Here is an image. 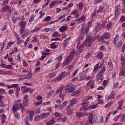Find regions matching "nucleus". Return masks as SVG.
<instances>
[{"instance_id": "f257e3e1", "label": "nucleus", "mask_w": 125, "mask_h": 125, "mask_svg": "<svg viewBox=\"0 0 125 125\" xmlns=\"http://www.w3.org/2000/svg\"><path fill=\"white\" fill-rule=\"evenodd\" d=\"M93 42V40H92V37L91 36H87L86 39L83 43V45H85L90 46V45H91V43H92Z\"/></svg>"}, {"instance_id": "f03ea898", "label": "nucleus", "mask_w": 125, "mask_h": 125, "mask_svg": "<svg viewBox=\"0 0 125 125\" xmlns=\"http://www.w3.org/2000/svg\"><path fill=\"white\" fill-rule=\"evenodd\" d=\"M34 117V111H32L30 114V117L29 116L27 117L25 119V122H26L27 125H31L29 124V121L32 122L33 121V118Z\"/></svg>"}, {"instance_id": "7ed1b4c3", "label": "nucleus", "mask_w": 125, "mask_h": 125, "mask_svg": "<svg viewBox=\"0 0 125 125\" xmlns=\"http://www.w3.org/2000/svg\"><path fill=\"white\" fill-rule=\"evenodd\" d=\"M120 9H121V7L120 6V5H118L117 6H116L115 10V17H118L120 14H121V11H120Z\"/></svg>"}, {"instance_id": "20e7f679", "label": "nucleus", "mask_w": 125, "mask_h": 125, "mask_svg": "<svg viewBox=\"0 0 125 125\" xmlns=\"http://www.w3.org/2000/svg\"><path fill=\"white\" fill-rule=\"evenodd\" d=\"M88 122L85 123V125H89L88 123L90 124V125H92V120H93V115L91 114L88 116Z\"/></svg>"}, {"instance_id": "39448f33", "label": "nucleus", "mask_w": 125, "mask_h": 125, "mask_svg": "<svg viewBox=\"0 0 125 125\" xmlns=\"http://www.w3.org/2000/svg\"><path fill=\"white\" fill-rule=\"evenodd\" d=\"M106 38H110V34L108 33H105L99 38L100 41H102L103 39H106Z\"/></svg>"}, {"instance_id": "423d86ee", "label": "nucleus", "mask_w": 125, "mask_h": 125, "mask_svg": "<svg viewBox=\"0 0 125 125\" xmlns=\"http://www.w3.org/2000/svg\"><path fill=\"white\" fill-rule=\"evenodd\" d=\"M65 31H68V27L66 26L61 27L59 29V31L60 32V33H64V32H65Z\"/></svg>"}, {"instance_id": "0eeeda50", "label": "nucleus", "mask_w": 125, "mask_h": 125, "mask_svg": "<svg viewBox=\"0 0 125 125\" xmlns=\"http://www.w3.org/2000/svg\"><path fill=\"white\" fill-rule=\"evenodd\" d=\"M27 88V87L24 86L21 88V90H23V93H27V92H29L30 90H31V88Z\"/></svg>"}, {"instance_id": "6e6552de", "label": "nucleus", "mask_w": 125, "mask_h": 125, "mask_svg": "<svg viewBox=\"0 0 125 125\" xmlns=\"http://www.w3.org/2000/svg\"><path fill=\"white\" fill-rule=\"evenodd\" d=\"M66 72H62L61 73V74L58 76V77H56V80H59V81H60L61 79H62L64 77H65V73Z\"/></svg>"}, {"instance_id": "1a4fd4ad", "label": "nucleus", "mask_w": 125, "mask_h": 125, "mask_svg": "<svg viewBox=\"0 0 125 125\" xmlns=\"http://www.w3.org/2000/svg\"><path fill=\"white\" fill-rule=\"evenodd\" d=\"M97 107V105L94 104L93 105L90 106L84 109V111H87V110H91V109H95Z\"/></svg>"}, {"instance_id": "9d476101", "label": "nucleus", "mask_w": 125, "mask_h": 125, "mask_svg": "<svg viewBox=\"0 0 125 125\" xmlns=\"http://www.w3.org/2000/svg\"><path fill=\"white\" fill-rule=\"evenodd\" d=\"M124 103V101L123 100L118 102V110H120L122 107H123V104Z\"/></svg>"}, {"instance_id": "9b49d317", "label": "nucleus", "mask_w": 125, "mask_h": 125, "mask_svg": "<svg viewBox=\"0 0 125 125\" xmlns=\"http://www.w3.org/2000/svg\"><path fill=\"white\" fill-rule=\"evenodd\" d=\"M13 110L14 112H16V111H18L19 107H18V104H14V105L13 106Z\"/></svg>"}, {"instance_id": "f8f14e48", "label": "nucleus", "mask_w": 125, "mask_h": 125, "mask_svg": "<svg viewBox=\"0 0 125 125\" xmlns=\"http://www.w3.org/2000/svg\"><path fill=\"white\" fill-rule=\"evenodd\" d=\"M49 113H44V114H41L40 115V119L41 120H43V119H45V118H46V117H47V115H48Z\"/></svg>"}, {"instance_id": "ddd939ff", "label": "nucleus", "mask_w": 125, "mask_h": 125, "mask_svg": "<svg viewBox=\"0 0 125 125\" xmlns=\"http://www.w3.org/2000/svg\"><path fill=\"white\" fill-rule=\"evenodd\" d=\"M69 62H70V60L68 59V57H66V59L65 61L63 62L62 66L65 67V66H67L68 64H69Z\"/></svg>"}, {"instance_id": "4468645a", "label": "nucleus", "mask_w": 125, "mask_h": 125, "mask_svg": "<svg viewBox=\"0 0 125 125\" xmlns=\"http://www.w3.org/2000/svg\"><path fill=\"white\" fill-rule=\"evenodd\" d=\"M67 114L69 115V116H71L72 114H73V109H72L71 108L67 107Z\"/></svg>"}, {"instance_id": "2eb2a0df", "label": "nucleus", "mask_w": 125, "mask_h": 125, "mask_svg": "<svg viewBox=\"0 0 125 125\" xmlns=\"http://www.w3.org/2000/svg\"><path fill=\"white\" fill-rule=\"evenodd\" d=\"M75 54V52H72L68 56L66 57H68V59L70 60V58H71V60H72V59H73V56H74Z\"/></svg>"}, {"instance_id": "dca6fc26", "label": "nucleus", "mask_w": 125, "mask_h": 125, "mask_svg": "<svg viewBox=\"0 0 125 125\" xmlns=\"http://www.w3.org/2000/svg\"><path fill=\"white\" fill-rule=\"evenodd\" d=\"M102 77V75L101 74L99 73L96 76V79H95L96 82H98L100 79H101V77Z\"/></svg>"}, {"instance_id": "f3484780", "label": "nucleus", "mask_w": 125, "mask_h": 125, "mask_svg": "<svg viewBox=\"0 0 125 125\" xmlns=\"http://www.w3.org/2000/svg\"><path fill=\"white\" fill-rule=\"evenodd\" d=\"M97 57L98 58H99L100 59H102V57H103V53H102V52H100L97 54Z\"/></svg>"}, {"instance_id": "a211bd4d", "label": "nucleus", "mask_w": 125, "mask_h": 125, "mask_svg": "<svg viewBox=\"0 0 125 125\" xmlns=\"http://www.w3.org/2000/svg\"><path fill=\"white\" fill-rule=\"evenodd\" d=\"M80 92V91L77 90L76 91H74L72 94V96H77L78 93Z\"/></svg>"}, {"instance_id": "6ab92c4d", "label": "nucleus", "mask_w": 125, "mask_h": 125, "mask_svg": "<svg viewBox=\"0 0 125 125\" xmlns=\"http://www.w3.org/2000/svg\"><path fill=\"white\" fill-rule=\"evenodd\" d=\"M115 94V91H112L111 93L110 94L109 97H108L107 99L109 100L111 99V98H114L113 96Z\"/></svg>"}, {"instance_id": "aec40b11", "label": "nucleus", "mask_w": 125, "mask_h": 125, "mask_svg": "<svg viewBox=\"0 0 125 125\" xmlns=\"http://www.w3.org/2000/svg\"><path fill=\"white\" fill-rule=\"evenodd\" d=\"M118 40H119V35H116L115 38L114 39V43L115 45L117 44V41H118Z\"/></svg>"}, {"instance_id": "412c9836", "label": "nucleus", "mask_w": 125, "mask_h": 125, "mask_svg": "<svg viewBox=\"0 0 125 125\" xmlns=\"http://www.w3.org/2000/svg\"><path fill=\"white\" fill-rule=\"evenodd\" d=\"M0 106L2 108H4V107H5V104H4V102H3V101H2V100H0Z\"/></svg>"}, {"instance_id": "4be33fe9", "label": "nucleus", "mask_w": 125, "mask_h": 125, "mask_svg": "<svg viewBox=\"0 0 125 125\" xmlns=\"http://www.w3.org/2000/svg\"><path fill=\"white\" fill-rule=\"evenodd\" d=\"M20 25L21 26V27L25 28V27L26 26V22L21 21Z\"/></svg>"}, {"instance_id": "5701e85b", "label": "nucleus", "mask_w": 125, "mask_h": 125, "mask_svg": "<svg viewBox=\"0 0 125 125\" xmlns=\"http://www.w3.org/2000/svg\"><path fill=\"white\" fill-rule=\"evenodd\" d=\"M9 6L8 5L4 6L2 9H1V12H4L5 10H7Z\"/></svg>"}, {"instance_id": "b1692460", "label": "nucleus", "mask_w": 125, "mask_h": 125, "mask_svg": "<svg viewBox=\"0 0 125 125\" xmlns=\"http://www.w3.org/2000/svg\"><path fill=\"white\" fill-rule=\"evenodd\" d=\"M101 25H100L99 23H98L97 27L95 28V30L96 31L98 32V31H99V30H101Z\"/></svg>"}, {"instance_id": "393cba45", "label": "nucleus", "mask_w": 125, "mask_h": 125, "mask_svg": "<svg viewBox=\"0 0 125 125\" xmlns=\"http://www.w3.org/2000/svg\"><path fill=\"white\" fill-rule=\"evenodd\" d=\"M64 89V87H61L60 88H58L57 91H56V93H59V92H61L62 90Z\"/></svg>"}, {"instance_id": "a878e982", "label": "nucleus", "mask_w": 125, "mask_h": 125, "mask_svg": "<svg viewBox=\"0 0 125 125\" xmlns=\"http://www.w3.org/2000/svg\"><path fill=\"white\" fill-rule=\"evenodd\" d=\"M106 71V68H102L99 72V74H101V75H103V73H104V72H105Z\"/></svg>"}, {"instance_id": "bb28decb", "label": "nucleus", "mask_w": 125, "mask_h": 125, "mask_svg": "<svg viewBox=\"0 0 125 125\" xmlns=\"http://www.w3.org/2000/svg\"><path fill=\"white\" fill-rule=\"evenodd\" d=\"M56 4V2L55 1L52 2L49 6L50 8H52V7H54V5H55Z\"/></svg>"}, {"instance_id": "cd10ccee", "label": "nucleus", "mask_w": 125, "mask_h": 125, "mask_svg": "<svg viewBox=\"0 0 125 125\" xmlns=\"http://www.w3.org/2000/svg\"><path fill=\"white\" fill-rule=\"evenodd\" d=\"M15 117L18 119L19 120L20 119V115L18 112L15 113Z\"/></svg>"}, {"instance_id": "c85d7f7f", "label": "nucleus", "mask_w": 125, "mask_h": 125, "mask_svg": "<svg viewBox=\"0 0 125 125\" xmlns=\"http://www.w3.org/2000/svg\"><path fill=\"white\" fill-rule=\"evenodd\" d=\"M55 42H53L52 43L50 44V46H51V48H53V49H55L56 48V46L55 45Z\"/></svg>"}, {"instance_id": "c756f323", "label": "nucleus", "mask_w": 125, "mask_h": 125, "mask_svg": "<svg viewBox=\"0 0 125 125\" xmlns=\"http://www.w3.org/2000/svg\"><path fill=\"white\" fill-rule=\"evenodd\" d=\"M73 87V85H69L66 87V88L65 89V90L67 91V90H69V89H71Z\"/></svg>"}, {"instance_id": "7c9ffc66", "label": "nucleus", "mask_w": 125, "mask_h": 125, "mask_svg": "<svg viewBox=\"0 0 125 125\" xmlns=\"http://www.w3.org/2000/svg\"><path fill=\"white\" fill-rule=\"evenodd\" d=\"M40 27H36L34 29H33L32 31H31V33H35L36 32H38L39 30H40Z\"/></svg>"}, {"instance_id": "2f4dec72", "label": "nucleus", "mask_w": 125, "mask_h": 125, "mask_svg": "<svg viewBox=\"0 0 125 125\" xmlns=\"http://www.w3.org/2000/svg\"><path fill=\"white\" fill-rule=\"evenodd\" d=\"M91 97H92V96H88L86 97L85 99L84 100V102H86V101H87V100H88L89 99H90Z\"/></svg>"}, {"instance_id": "473e14b6", "label": "nucleus", "mask_w": 125, "mask_h": 125, "mask_svg": "<svg viewBox=\"0 0 125 125\" xmlns=\"http://www.w3.org/2000/svg\"><path fill=\"white\" fill-rule=\"evenodd\" d=\"M92 21H89L86 25L87 28H90L92 25Z\"/></svg>"}, {"instance_id": "72a5a7b5", "label": "nucleus", "mask_w": 125, "mask_h": 125, "mask_svg": "<svg viewBox=\"0 0 125 125\" xmlns=\"http://www.w3.org/2000/svg\"><path fill=\"white\" fill-rule=\"evenodd\" d=\"M106 24H107V21H103L102 23V28H104L105 26L106 25Z\"/></svg>"}, {"instance_id": "f704fd0d", "label": "nucleus", "mask_w": 125, "mask_h": 125, "mask_svg": "<svg viewBox=\"0 0 125 125\" xmlns=\"http://www.w3.org/2000/svg\"><path fill=\"white\" fill-rule=\"evenodd\" d=\"M113 103L112 101H110L109 103H108L105 106V108H108V107H111V104Z\"/></svg>"}, {"instance_id": "c9c22d12", "label": "nucleus", "mask_w": 125, "mask_h": 125, "mask_svg": "<svg viewBox=\"0 0 125 125\" xmlns=\"http://www.w3.org/2000/svg\"><path fill=\"white\" fill-rule=\"evenodd\" d=\"M119 86V83L116 82L114 83L113 88H117Z\"/></svg>"}, {"instance_id": "e433bc0d", "label": "nucleus", "mask_w": 125, "mask_h": 125, "mask_svg": "<svg viewBox=\"0 0 125 125\" xmlns=\"http://www.w3.org/2000/svg\"><path fill=\"white\" fill-rule=\"evenodd\" d=\"M24 31H21L22 39H25V37L27 36V35L24 34Z\"/></svg>"}, {"instance_id": "4c0bfd02", "label": "nucleus", "mask_w": 125, "mask_h": 125, "mask_svg": "<svg viewBox=\"0 0 125 125\" xmlns=\"http://www.w3.org/2000/svg\"><path fill=\"white\" fill-rule=\"evenodd\" d=\"M53 93H54V90H52L50 92H48V96H51V95H52V94H53Z\"/></svg>"}, {"instance_id": "58836bf2", "label": "nucleus", "mask_w": 125, "mask_h": 125, "mask_svg": "<svg viewBox=\"0 0 125 125\" xmlns=\"http://www.w3.org/2000/svg\"><path fill=\"white\" fill-rule=\"evenodd\" d=\"M57 121H62V122H65V119L62 117H59V118L57 119Z\"/></svg>"}, {"instance_id": "ea45409f", "label": "nucleus", "mask_w": 125, "mask_h": 125, "mask_svg": "<svg viewBox=\"0 0 125 125\" xmlns=\"http://www.w3.org/2000/svg\"><path fill=\"white\" fill-rule=\"evenodd\" d=\"M34 18H35V15H32L30 19H29V22H31L34 20Z\"/></svg>"}, {"instance_id": "a19ab883", "label": "nucleus", "mask_w": 125, "mask_h": 125, "mask_svg": "<svg viewBox=\"0 0 125 125\" xmlns=\"http://www.w3.org/2000/svg\"><path fill=\"white\" fill-rule=\"evenodd\" d=\"M98 104H103V100L100 99L98 100Z\"/></svg>"}, {"instance_id": "79ce46f5", "label": "nucleus", "mask_w": 125, "mask_h": 125, "mask_svg": "<svg viewBox=\"0 0 125 125\" xmlns=\"http://www.w3.org/2000/svg\"><path fill=\"white\" fill-rule=\"evenodd\" d=\"M50 18H51V17H50V16H47L45 19H44V21H49V20H50Z\"/></svg>"}, {"instance_id": "37998d69", "label": "nucleus", "mask_w": 125, "mask_h": 125, "mask_svg": "<svg viewBox=\"0 0 125 125\" xmlns=\"http://www.w3.org/2000/svg\"><path fill=\"white\" fill-rule=\"evenodd\" d=\"M33 42H39V41H38V39H37V37H34V40L32 41Z\"/></svg>"}, {"instance_id": "c03bdc74", "label": "nucleus", "mask_w": 125, "mask_h": 125, "mask_svg": "<svg viewBox=\"0 0 125 125\" xmlns=\"http://www.w3.org/2000/svg\"><path fill=\"white\" fill-rule=\"evenodd\" d=\"M42 100H41L40 102H38L35 103V106H39V105H41V104H42Z\"/></svg>"}, {"instance_id": "a18cd8bd", "label": "nucleus", "mask_w": 125, "mask_h": 125, "mask_svg": "<svg viewBox=\"0 0 125 125\" xmlns=\"http://www.w3.org/2000/svg\"><path fill=\"white\" fill-rule=\"evenodd\" d=\"M92 18H94V17H96V11H94L92 14Z\"/></svg>"}, {"instance_id": "49530a36", "label": "nucleus", "mask_w": 125, "mask_h": 125, "mask_svg": "<svg viewBox=\"0 0 125 125\" xmlns=\"http://www.w3.org/2000/svg\"><path fill=\"white\" fill-rule=\"evenodd\" d=\"M74 105H75V103H72L71 102V104L67 106V108H71V107H73Z\"/></svg>"}, {"instance_id": "de8ad7c7", "label": "nucleus", "mask_w": 125, "mask_h": 125, "mask_svg": "<svg viewBox=\"0 0 125 125\" xmlns=\"http://www.w3.org/2000/svg\"><path fill=\"white\" fill-rule=\"evenodd\" d=\"M29 34V30L28 29H24V35H26V36H28V34Z\"/></svg>"}, {"instance_id": "09e8293b", "label": "nucleus", "mask_w": 125, "mask_h": 125, "mask_svg": "<svg viewBox=\"0 0 125 125\" xmlns=\"http://www.w3.org/2000/svg\"><path fill=\"white\" fill-rule=\"evenodd\" d=\"M40 117L39 116V115H37L35 118V121H36V122H38V121H40Z\"/></svg>"}, {"instance_id": "8fccbe9b", "label": "nucleus", "mask_w": 125, "mask_h": 125, "mask_svg": "<svg viewBox=\"0 0 125 125\" xmlns=\"http://www.w3.org/2000/svg\"><path fill=\"white\" fill-rule=\"evenodd\" d=\"M120 73V74H119L120 77L124 76V75H125V70H122V71H121Z\"/></svg>"}, {"instance_id": "3c124183", "label": "nucleus", "mask_w": 125, "mask_h": 125, "mask_svg": "<svg viewBox=\"0 0 125 125\" xmlns=\"http://www.w3.org/2000/svg\"><path fill=\"white\" fill-rule=\"evenodd\" d=\"M23 64L24 67H27V66H28V63H27V62L25 61V60H23Z\"/></svg>"}, {"instance_id": "603ef678", "label": "nucleus", "mask_w": 125, "mask_h": 125, "mask_svg": "<svg viewBox=\"0 0 125 125\" xmlns=\"http://www.w3.org/2000/svg\"><path fill=\"white\" fill-rule=\"evenodd\" d=\"M99 65V64H96L95 66H94V68L93 70L94 72H95L96 71V70H97L98 68V65Z\"/></svg>"}, {"instance_id": "864d4df0", "label": "nucleus", "mask_w": 125, "mask_h": 125, "mask_svg": "<svg viewBox=\"0 0 125 125\" xmlns=\"http://www.w3.org/2000/svg\"><path fill=\"white\" fill-rule=\"evenodd\" d=\"M0 92L2 94H5V90L4 89H0Z\"/></svg>"}, {"instance_id": "5fc2aeb1", "label": "nucleus", "mask_w": 125, "mask_h": 125, "mask_svg": "<svg viewBox=\"0 0 125 125\" xmlns=\"http://www.w3.org/2000/svg\"><path fill=\"white\" fill-rule=\"evenodd\" d=\"M22 42H24V40H20L17 42V44H20V43H22Z\"/></svg>"}, {"instance_id": "6e6d98bb", "label": "nucleus", "mask_w": 125, "mask_h": 125, "mask_svg": "<svg viewBox=\"0 0 125 125\" xmlns=\"http://www.w3.org/2000/svg\"><path fill=\"white\" fill-rule=\"evenodd\" d=\"M102 1V0H96L95 1V4H97L98 3H99V2H101Z\"/></svg>"}, {"instance_id": "4d7b16f0", "label": "nucleus", "mask_w": 125, "mask_h": 125, "mask_svg": "<svg viewBox=\"0 0 125 125\" xmlns=\"http://www.w3.org/2000/svg\"><path fill=\"white\" fill-rule=\"evenodd\" d=\"M14 43V42H9L8 44V47L9 46H11V45H12V44H13Z\"/></svg>"}, {"instance_id": "13d9d810", "label": "nucleus", "mask_w": 125, "mask_h": 125, "mask_svg": "<svg viewBox=\"0 0 125 125\" xmlns=\"http://www.w3.org/2000/svg\"><path fill=\"white\" fill-rule=\"evenodd\" d=\"M28 100H24L23 102V104L25 105V106H27L28 105Z\"/></svg>"}, {"instance_id": "bf43d9fd", "label": "nucleus", "mask_w": 125, "mask_h": 125, "mask_svg": "<svg viewBox=\"0 0 125 125\" xmlns=\"http://www.w3.org/2000/svg\"><path fill=\"white\" fill-rule=\"evenodd\" d=\"M76 115L78 118H81L82 117V113L78 112L76 113Z\"/></svg>"}, {"instance_id": "052dcab7", "label": "nucleus", "mask_w": 125, "mask_h": 125, "mask_svg": "<svg viewBox=\"0 0 125 125\" xmlns=\"http://www.w3.org/2000/svg\"><path fill=\"white\" fill-rule=\"evenodd\" d=\"M107 80H104V81H103V85H104V86L107 85Z\"/></svg>"}, {"instance_id": "680f3d73", "label": "nucleus", "mask_w": 125, "mask_h": 125, "mask_svg": "<svg viewBox=\"0 0 125 125\" xmlns=\"http://www.w3.org/2000/svg\"><path fill=\"white\" fill-rule=\"evenodd\" d=\"M27 75V77H28L29 79H31L32 78V73L29 72Z\"/></svg>"}, {"instance_id": "e2e57ef3", "label": "nucleus", "mask_w": 125, "mask_h": 125, "mask_svg": "<svg viewBox=\"0 0 125 125\" xmlns=\"http://www.w3.org/2000/svg\"><path fill=\"white\" fill-rule=\"evenodd\" d=\"M12 66V65H6V67L5 69H11Z\"/></svg>"}, {"instance_id": "0e129e2a", "label": "nucleus", "mask_w": 125, "mask_h": 125, "mask_svg": "<svg viewBox=\"0 0 125 125\" xmlns=\"http://www.w3.org/2000/svg\"><path fill=\"white\" fill-rule=\"evenodd\" d=\"M40 14V18H42V17L44 15L45 13H42V12H41Z\"/></svg>"}, {"instance_id": "69168bd1", "label": "nucleus", "mask_w": 125, "mask_h": 125, "mask_svg": "<svg viewBox=\"0 0 125 125\" xmlns=\"http://www.w3.org/2000/svg\"><path fill=\"white\" fill-rule=\"evenodd\" d=\"M54 37H58V32H54L53 35Z\"/></svg>"}, {"instance_id": "338daca9", "label": "nucleus", "mask_w": 125, "mask_h": 125, "mask_svg": "<svg viewBox=\"0 0 125 125\" xmlns=\"http://www.w3.org/2000/svg\"><path fill=\"white\" fill-rule=\"evenodd\" d=\"M125 43L122 46V52H124V51H125Z\"/></svg>"}, {"instance_id": "774afa93", "label": "nucleus", "mask_w": 125, "mask_h": 125, "mask_svg": "<svg viewBox=\"0 0 125 125\" xmlns=\"http://www.w3.org/2000/svg\"><path fill=\"white\" fill-rule=\"evenodd\" d=\"M122 62H125V58L124 56H121Z\"/></svg>"}]
</instances>
